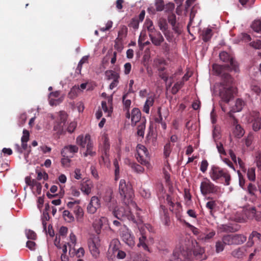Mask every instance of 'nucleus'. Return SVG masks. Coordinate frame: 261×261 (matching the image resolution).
Wrapping results in <instances>:
<instances>
[{
    "instance_id": "obj_56",
    "label": "nucleus",
    "mask_w": 261,
    "mask_h": 261,
    "mask_svg": "<svg viewBox=\"0 0 261 261\" xmlns=\"http://www.w3.org/2000/svg\"><path fill=\"white\" fill-rule=\"evenodd\" d=\"M27 237L28 239L36 240L37 238L36 233L32 230H27L25 231Z\"/></svg>"
},
{
    "instance_id": "obj_43",
    "label": "nucleus",
    "mask_w": 261,
    "mask_h": 261,
    "mask_svg": "<svg viewBox=\"0 0 261 261\" xmlns=\"http://www.w3.org/2000/svg\"><path fill=\"white\" fill-rule=\"evenodd\" d=\"M130 166L136 172L142 173L144 171V168L136 163H131Z\"/></svg>"
},
{
    "instance_id": "obj_26",
    "label": "nucleus",
    "mask_w": 261,
    "mask_h": 261,
    "mask_svg": "<svg viewBox=\"0 0 261 261\" xmlns=\"http://www.w3.org/2000/svg\"><path fill=\"white\" fill-rule=\"evenodd\" d=\"M213 36V32L211 29L206 28L202 30L201 36L204 42L208 41Z\"/></svg>"
},
{
    "instance_id": "obj_28",
    "label": "nucleus",
    "mask_w": 261,
    "mask_h": 261,
    "mask_svg": "<svg viewBox=\"0 0 261 261\" xmlns=\"http://www.w3.org/2000/svg\"><path fill=\"white\" fill-rule=\"evenodd\" d=\"M159 27L160 30L163 32L167 40H169V36L167 35L168 24L166 20L164 19H161L159 22Z\"/></svg>"
},
{
    "instance_id": "obj_22",
    "label": "nucleus",
    "mask_w": 261,
    "mask_h": 261,
    "mask_svg": "<svg viewBox=\"0 0 261 261\" xmlns=\"http://www.w3.org/2000/svg\"><path fill=\"white\" fill-rule=\"evenodd\" d=\"M76 143L83 148H85L86 144H88L89 142H91L90 136L89 134H86L85 137L83 136H79L77 137Z\"/></svg>"
},
{
    "instance_id": "obj_23",
    "label": "nucleus",
    "mask_w": 261,
    "mask_h": 261,
    "mask_svg": "<svg viewBox=\"0 0 261 261\" xmlns=\"http://www.w3.org/2000/svg\"><path fill=\"white\" fill-rule=\"evenodd\" d=\"M246 250L244 247H240L234 249L231 252L232 256L238 258H242L246 255Z\"/></svg>"
},
{
    "instance_id": "obj_11",
    "label": "nucleus",
    "mask_w": 261,
    "mask_h": 261,
    "mask_svg": "<svg viewBox=\"0 0 261 261\" xmlns=\"http://www.w3.org/2000/svg\"><path fill=\"white\" fill-rule=\"evenodd\" d=\"M137 154L136 159L138 162L142 165L147 166L149 165L148 150L147 148L142 145H138L137 147Z\"/></svg>"
},
{
    "instance_id": "obj_10",
    "label": "nucleus",
    "mask_w": 261,
    "mask_h": 261,
    "mask_svg": "<svg viewBox=\"0 0 261 261\" xmlns=\"http://www.w3.org/2000/svg\"><path fill=\"white\" fill-rule=\"evenodd\" d=\"M120 236L122 241L130 247H133L135 245V238L132 233L131 231L125 226L121 229Z\"/></svg>"
},
{
    "instance_id": "obj_24",
    "label": "nucleus",
    "mask_w": 261,
    "mask_h": 261,
    "mask_svg": "<svg viewBox=\"0 0 261 261\" xmlns=\"http://www.w3.org/2000/svg\"><path fill=\"white\" fill-rule=\"evenodd\" d=\"M141 113L140 110L138 108H134L132 111V123L136 124L141 119Z\"/></svg>"
},
{
    "instance_id": "obj_7",
    "label": "nucleus",
    "mask_w": 261,
    "mask_h": 261,
    "mask_svg": "<svg viewBox=\"0 0 261 261\" xmlns=\"http://www.w3.org/2000/svg\"><path fill=\"white\" fill-rule=\"evenodd\" d=\"M200 191L203 196L208 194H218L220 192V188L215 185L207 178L201 182Z\"/></svg>"
},
{
    "instance_id": "obj_15",
    "label": "nucleus",
    "mask_w": 261,
    "mask_h": 261,
    "mask_svg": "<svg viewBox=\"0 0 261 261\" xmlns=\"http://www.w3.org/2000/svg\"><path fill=\"white\" fill-rule=\"evenodd\" d=\"M219 57L221 61L229 63L231 68L234 71H237L238 69L237 63L225 51L220 53Z\"/></svg>"
},
{
    "instance_id": "obj_51",
    "label": "nucleus",
    "mask_w": 261,
    "mask_h": 261,
    "mask_svg": "<svg viewBox=\"0 0 261 261\" xmlns=\"http://www.w3.org/2000/svg\"><path fill=\"white\" fill-rule=\"evenodd\" d=\"M172 146L170 142L167 143L164 146V154L166 158H168L171 153Z\"/></svg>"
},
{
    "instance_id": "obj_12",
    "label": "nucleus",
    "mask_w": 261,
    "mask_h": 261,
    "mask_svg": "<svg viewBox=\"0 0 261 261\" xmlns=\"http://www.w3.org/2000/svg\"><path fill=\"white\" fill-rule=\"evenodd\" d=\"M249 121L252 123L254 131L258 132L261 129V115L258 112L253 111L250 112Z\"/></svg>"
},
{
    "instance_id": "obj_14",
    "label": "nucleus",
    "mask_w": 261,
    "mask_h": 261,
    "mask_svg": "<svg viewBox=\"0 0 261 261\" xmlns=\"http://www.w3.org/2000/svg\"><path fill=\"white\" fill-rule=\"evenodd\" d=\"M79 151V148L74 145H68L64 147L62 149L61 154L63 157L73 158L74 153Z\"/></svg>"
},
{
    "instance_id": "obj_49",
    "label": "nucleus",
    "mask_w": 261,
    "mask_h": 261,
    "mask_svg": "<svg viewBox=\"0 0 261 261\" xmlns=\"http://www.w3.org/2000/svg\"><path fill=\"white\" fill-rule=\"evenodd\" d=\"M101 107L105 113H108L107 116H110L111 113L112 112L113 109H110V108L107 105V102L105 101H102L101 102Z\"/></svg>"
},
{
    "instance_id": "obj_37",
    "label": "nucleus",
    "mask_w": 261,
    "mask_h": 261,
    "mask_svg": "<svg viewBox=\"0 0 261 261\" xmlns=\"http://www.w3.org/2000/svg\"><path fill=\"white\" fill-rule=\"evenodd\" d=\"M216 233L214 230H212L207 234H201L199 235V239L205 242H207L215 235Z\"/></svg>"
},
{
    "instance_id": "obj_58",
    "label": "nucleus",
    "mask_w": 261,
    "mask_h": 261,
    "mask_svg": "<svg viewBox=\"0 0 261 261\" xmlns=\"http://www.w3.org/2000/svg\"><path fill=\"white\" fill-rule=\"evenodd\" d=\"M115 167V180H117L119 178V167L117 161L114 162Z\"/></svg>"
},
{
    "instance_id": "obj_3",
    "label": "nucleus",
    "mask_w": 261,
    "mask_h": 261,
    "mask_svg": "<svg viewBox=\"0 0 261 261\" xmlns=\"http://www.w3.org/2000/svg\"><path fill=\"white\" fill-rule=\"evenodd\" d=\"M119 192L123 202L126 205L125 207H135L136 203L133 201L134 192L130 186L126 184L124 179H121L119 185Z\"/></svg>"
},
{
    "instance_id": "obj_29",
    "label": "nucleus",
    "mask_w": 261,
    "mask_h": 261,
    "mask_svg": "<svg viewBox=\"0 0 261 261\" xmlns=\"http://www.w3.org/2000/svg\"><path fill=\"white\" fill-rule=\"evenodd\" d=\"M245 105V102L240 98H238L236 101L235 107L233 108V112L241 111Z\"/></svg>"
},
{
    "instance_id": "obj_16",
    "label": "nucleus",
    "mask_w": 261,
    "mask_h": 261,
    "mask_svg": "<svg viewBox=\"0 0 261 261\" xmlns=\"http://www.w3.org/2000/svg\"><path fill=\"white\" fill-rule=\"evenodd\" d=\"M148 35L152 43L155 46H160L164 41V38L159 31H155L154 32L148 33Z\"/></svg>"
},
{
    "instance_id": "obj_21",
    "label": "nucleus",
    "mask_w": 261,
    "mask_h": 261,
    "mask_svg": "<svg viewBox=\"0 0 261 261\" xmlns=\"http://www.w3.org/2000/svg\"><path fill=\"white\" fill-rule=\"evenodd\" d=\"M193 254L195 258L199 260H202L206 258L204 249L198 246L194 249Z\"/></svg>"
},
{
    "instance_id": "obj_42",
    "label": "nucleus",
    "mask_w": 261,
    "mask_h": 261,
    "mask_svg": "<svg viewBox=\"0 0 261 261\" xmlns=\"http://www.w3.org/2000/svg\"><path fill=\"white\" fill-rule=\"evenodd\" d=\"M216 202L215 200H211L206 203V207L210 210V214L211 216L214 215L213 210L216 206Z\"/></svg>"
},
{
    "instance_id": "obj_53",
    "label": "nucleus",
    "mask_w": 261,
    "mask_h": 261,
    "mask_svg": "<svg viewBox=\"0 0 261 261\" xmlns=\"http://www.w3.org/2000/svg\"><path fill=\"white\" fill-rule=\"evenodd\" d=\"M64 123H62L57 121L54 126V129L55 131H57L58 133L61 134L64 130Z\"/></svg>"
},
{
    "instance_id": "obj_47",
    "label": "nucleus",
    "mask_w": 261,
    "mask_h": 261,
    "mask_svg": "<svg viewBox=\"0 0 261 261\" xmlns=\"http://www.w3.org/2000/svg\"><path fill=\"white\" fill-rule=\"evenodd\" d=\"M63 217L66 221H67L69 222H72L74 220L73 216L69 212V211H68L67 210H65L63 212Z\"/></svg>"
},
{
    "instance_id": "obj_2",
    "label": "nucleus",
    "mask_w": 261,
    "mask_h": 261,
    "mask_svg": "<svg viewBox=\"0 0 261 261\" xmlns=\"http://www.w3.org/2000/svg\"><path fill=\"white\" fill-rule=\"evenodd\" d=\"M222 81L219 87V96L221 101L227 103L234 96L235 88L231 85L233 79L231 75L227 73L222 74Z\"/></svg>"
},
{
    "instance_id": "obj_55",
    "label": "nucleus",
    "mask_w": 261,
    "mask_h": 261,
    "mask_svg": "<svg viewBox=\"0 0 261 261\" xmlns=\"http://www.w3.org/2000/svg\"><path fill=\"white\" fill-rule=\"evenodd\" d=\"M250 90L252 92L256 94L257 95H259L261 92V89L259 86L256 85L252 84L250 86Z\"/></svg>"
},
{
    "instance_id": "obj_13",
    "label": "nucleus",
    "mask_w": 261,
    "mask_h": 261,
    "mask_svg": "<svg viewBox=\"0 0 261 261\" xmlns=\"http://www.w3.org/2000/svg\"><path fill=\"white\" fill-rule=\"evenodd\" d=\"M100 206L101 203L99 199L95 196H92L87 205V211L89 214H94L100 208Z\"/></svg>"
},
{
    "instance_id": "obj_32",
    "label": "nucleus",
    "mask_w": 261,
    "mask_h": 261,
    "mask_svg": "<svg viewBox=\"0 0 261 261\" xmlns=\"http://www.w3.org/2000/svg\"><path fill=\"white\" fill-rule=\"evenodd\" d=\"M127 34V28L126 26L123 25L118 33V37L116 38L117 41L118 40H123V39L126 37Z\"/></svg>"
},
{
    "instance_id": "obj_1",
    "label": "nucleus",
    "mask_w": 261,
    "mask_h": 261,
    "mask_svg": "<svg viewBox=\"0 0 261 261\" xmlns=\"http://www.w3.org/2000/svg\"><path fill=\"white\" fill-rule=\"evenodd\" d=\"M103 199L107 203L110 211H112L113 215L118 219L122 221L127 219L129 221H133L137 224L141 222L140 219L138 220L135 219V216L132 214L128 207H120L116 210L117 202L113 196L112 190L108 189L105 192Z\"/></svg>"
},
{
    "instance_id": "obj_27",
    "label": "nucleus",
    "mask_w": 261,
    "mask_h": 261,
    "mask_svg": "<svg viewBox=\"0 0 261 261\" xmlns=\"http://www.w3.org/2000/svg\"><path fill=\"white\" fill-rule=\"evenodd\" d=\"M253 238H256L258 240L261 241V234L256 231H253L249 237V240L247 242V245L248 246L251 247L254 244L253 241Z\"/></svg>"
},
{
    "instance_id": "obj_31",
    "label": "nucleus",
    "mask_w": 261,
    "mask_h": 261,
    "mask_svg": "<svg viewBox=\"0 0 261 261\" xmlns=\"http://www.w3.org/2000/svg\"><path fill=\"white\" fill-rule=\"evenodd\" d=\"M106 76L108 80H114L119 79V75L118 73L115 71H114L112 70H108L105 72Z\"/></svg>"
},
{
    "instance_id": "obj_38",
    "label": "nucleus",
    "mask_w": 261,
    "mask_h": 261,
    "mask_svg": "<svg viewBox=\"0 0 261 261\" xmlns=\"http://www.w3.org/2000/svg\"><path fill=\"white\" fill-rule=\"evenodd\" d=\"M119 241L117 239L113 240L110 245V250L112 249L113 253L117 252L119 250Z\"/></svg>"
},
{
    "instance_id": "obj_18",
    "label": "nucleus",
    "mask_w": 261,
    "mask_h": 261,
    "mask_svg": "<svg viewBox=\"0 0 261 261\" xmlns=\"http://www.w3.org/2000/svg\"><path fill=\"white\" fill-rule=\"evenodd\" d=\"M246 216L249 219H254L257 221H261V211H257L255 207L249 208L246 211Z\"/></svg>"
},
{
    "instance_id": "obj_50",
    "label": "nucleus",
    "mask_w": 261,
    "mask_h": 261,
    "mask_svg": "<svg viewBox=\"0 0 261 261\" xmlns=\"http://www.w3.org/2000/svg\"><path fill=\"white\" fill-rule=\"evenodd\" d=\"M36 173L37 174V179L38 180L42 179L46 180L48 179V174L45 171L41 172L36 170Z\"/></svg>"
},
{
    "instance_id": "obj_57",
    "label": "nucleus",
    "mask_w": 261,
    "mask_h": 261,
    "mask_svg": "<svg viewBox=\"0 0 261 261\" xmlns=\"http://www.w3.org/2000/svg\"><path fill=\"white\" fill-rule=\"evenodd\" d=\"M81 190L86 195H89L91 191V187L88 184H83L81 186Z\"/></svg>"
},
{
    "instance_id": "obj_30",
    "label": "nucleus",
    "mask_w": 261,
    "mask_h": 261,
    "mask_svg": "<svg viewBox=\"0 0 261 261\" xmlns=\"http://www.w3.org/2000/svg\"><path fill=\"white\" fill-rule=\"evenodd\" d=\"M251 28L256 33H261V20L255 19L251 24Z\"/></svg>"
},
{
    "instance_id": "obj_34",
    "label": "nucleus",
    "mask_w": 261,
    "mask_h": 261,
    "mask_svg": "<svg viewBox=\"0 0 261 261\" xmlns=\"http://www.w3.org/2000/svg\"><path fill=\"white\" fill-rule=\"evenodd\" d=\"M247 176L250 181H254L256 179L255 168L254 167L248 168Z\"/></svg>"
},
{
    "instance_id": "obj_6",
    "label": "nucleus",
    "mask_w": 261,
    "mask_h": 261,
    "mask_svg": "<svg viewBox=\"0 0 261 261\" xmlns=\"http://www.w3.org/2000/svg\"><path fill=\"white\" fill-rule=\"evenodd\" d=\"M135 219L136 220L140 219L141 221V222L139 224H137V223H135L133 221H131L133 223L136 224L138 228V231H136V234L137 236L138 237L139 239V243L137 244V246L138 247H142L143 250L150 252L148 245V240L147 239L146 228L144 226H140L142 223V221L141 219L135 218Z\"/></svg>"
},
{
    "instance_id": "obj_25",
    "label": "nucleus",
    "mask_w": 261,
    "mask_h": 261,
    "mask_svg": "<svg viewBox=\"0 0 261 261\" xmlns=\"http://www.w3.org/2000/svg\"><path fill=\"white\" fill-rule=\"evenodd\" d=\"M154 102V99L153 97H152V96L148 97L147 98V99L145 102V104H144V107L143 109V112H144L145 113H146L147 114H149L150 107L153 106Z\"/></svg>"
},
{
    "instance_id": "obj_5",
    "label": "nucleus",
    "mask_w": 261,
    "mask_h": 261,
    "mask_svg": "<svg viewBox=\"0 0 261 261\" xmlns=\"http://www.w3.org/2000/svg\"><path fill=\"white\" fill-rule=\"evenodd\" d=\"M191 249L182 245L176 247L170 258L171 261H190Z\"/></svg>"
},
{
    "instance_id": "obj_8",
    "label": "nucleus",
    "mask_w": 261,
    "mask_h": 261,
    "mask_svg": "<svg viewBox=\"0 0 261 261\" xmlns=\"http://www.w3.org/2000/svg\"><path fill=\"white\" fill-rule=\"evenodd\" d=\"M247 237L243 234H230L222 237V241L225 245H239L246 241Z\"/></svg>"
},
{
    "instance_id": "obj_48",
    "label": "nucleus",
    "mask_w": 261,
    "mask_h": 261,
    "mask_svg": "<svg viewBox=\"0 0 261 261\" xmlns=\"http://www.w3.org/2000/svg\"><path fill=\"white\" fill-rule=\"evenodd\" d=\"M155 9L157 11H162L164 10L165 4L163 0H155Z\"/></svg>"
},
{
    "instance_id": "obj_52",
    "label": "nucleus",
    "mask_w": 261,
    "mask_h": 261,
    "mask_svg": "<svg viewBox=\"0 0 261 261\" xmlns=\"http://www.w3.org/2000/svg\"><path fill=\"white\" fill-rule=\"evenodd\" d=\"M139 25V21L137 18H133L131 19L128 26L130 28H133L134 30L138 28Z\"/></svg>"
},
{
    "instance_id": "obj_44",
    "label": "nucleus",
    "mask_w": 261,
    "mask_h": 261,
    "mask_svg": "<svg viewBox=\"0 0 261 261\" xmlns=\"http://www.w3.org/2000/svg\"><path fill=\"white\" fill-rule=\"evenodd\" d=\"M234 132L235 135L238 138H239L242 137L244 134V130L243 128L239 124L236 125L235 130H234Z\"/></svg>"
},
{
    "instance_id": "obj_63",
    "label": "nucleus",
    "mask_w": 261,
    "mask_h": 261,
    "mask_svg": "<svg viewBox=\"0 0 261 261\" xmlns=\"http://www.w3.org/2000/svg\"><path fill=\"white\" fill-rule=\"evenodd\" d=\"M70 158H71V157H63L62 158L61 163L63 167H67L69 166L71 162Z\"/></svg>"
},
{
    "instance_id": "obj_60",
    "label": "nucleus",
    "mask_w": 261,
    "mask_h": 261,
    "mask_svg": "<svg viewBox=\"0 0 261 261\" xmlns=\"http://www.w3.org/2000/svg\"><path fill=\"white\" fill-rule=\"evenodd\" d=\"M110 149V144L109 139L107 137H105L103 141L102 152H109Z\"/></svg>"
},
{
    "instance_id": "obj_39",
    "label": "nucleus",
    "mask_w": 261,
    "mask_h": 261,
    "mask_svg": "<svg viewBox=\"0 0 261 261\" xmlns=\"http://www.w3.org/2000/svg\"><path fill=\"white\" fill-rule=\"evenodd\" d=\"M257 190V187L252 183H249L247 186V192L251 196H255V193Z\"/></svg>"
},
{
    "instance_id": "obj_17",
    "label": "nucleus",
    "mask_w": 261,
    "mask_h": 261,
    "mask_svg": "<svg viewBox=\"0 0 261 261\" xmlns=\"http://www.w3.org/2000/svg\"><path fill=\"white\" fill-rule=\"evenodd\" d=\"M168 22L171 25L172 30L176 33L179 34L181 32L180 25L176 21V16L174 13H170L168 16Z\"/></svg>"
},
{
    "instance_id": "obj_40",
    "label": "nucleus",
    "mask_w": 261,
    "mask_h": 261,
    "mask_svg": "<svg viewBox=\"0 0 261 261\" xmlns=\"http://www.w3.org/2000/svg\"><path fill=\"white\" fill-rule=\"evenodd\" d=\"M88 59H89V56H84L81 59V60L80 61V62H79V63L78 64V65H77V66L76 67V72H77V73H81L83 64L85 63H88Z\"/></svg>"
},
{
    "instance_id": "obj_35",
    "label": "nucleus",
    "mask_w": 261,
    "mask_h": 261,
    "mask_svg": "<svg viewBox=\"0 0 261 261\" xmlns=\"http://www.w3.org/2000/svg\"><path fill=\"white\" fill-rule=\"evenodd\" d=\"M93 143L92 141L91 142H89L86 146V151L84 153V156H87L88 155L91 156H94L95 155L96 152L93 151Z\"/></svg>"
},
{
    "instance_id": "obj_59",
    "label": "nucleus",
    "mask_w": 261,
    "mask_h": 261,
    "mask_svg": "<svg viewBox=\"0 0 261 261\" xmlns=\"http://www.w3.org/2000/svg\"><path fill=\"white\" fill-rule=\"evenodd\" d=\"M70 242L67 243L68 246L70 248L71 245L74 246L76 243V237L73 232H71L69 236Z\"/></svg>"
},
{
    "instance_id": "obj_33",
    "label": "nucleus",
    "mask_w": 261,
    "mask_h": 261,
    "mask_svg": "<svg viewBox=\"0 0 261 261\" xmlns=\"http://www.w3.org/2000/svg\"><path fill=\"white\" fill-rule=\"evenodd\" d=\"M133 261H149L148 256L144 254L136 253L132 257Z\"/></svg>"
},
{
    "instance_id": "obj_41",
    "label": "nucleus",
    "mask_w": 261,
    "mask_h": 261,
    "mask_svg": "<svg viewBox=\"0 0 261 261\" xmlns=\"http://www.w3.org/2000/svg\"><path fill=\"white\" fill-rule=\"evenodd\" d=\"M184 83L183 81L176 82L171 89V92L173 94H175L182 88Z\"/></svg>"
},
{
    "instance_id": "obj_46",
    "label": "nucleus",
    "mask_w": 261,
    "mask_h": 261,
    "mask_svg": "<svg viewBox=\"0 0 261 261\" xmlns=\"http://www.w3.org/2000/svg\"><path fill=\"white\" fill-rule=\"evenodd\" d=\"M145 129V121H142L141 124L138 126L137 135L140 137H143L144 135V130Z\"/></svg>"
},
{
    "instance_id": "obj_62",
    "label": "nucleus",
    "mask_w": 261,
    "mask_h": 261,
    "mask_svg": "<svg viewBox=\"0 0 261 261\" xmlns=\"http://www.w3.org/2000/svg\"><path fill=\"white\" fill-rule=\"evenodd\" d=\"M254 137L252 133H250L245 139V144L247 147L250 146L253 140Z\"/></svg>"
},
{
    "instance_id": "obj_4",
    "label": "nucleus",
    "mask_w": 261,
    "mask_h": 261,
    "mask_svg": "<svg viewBox=\"0 0 261 261\" xmlns=\"http://www.w3.org/2000/svg\"><path fill=\"white\" fill-rule=\"evenodd\" d=\"M210 175L212 179L215 182H218L219 180L223 178L225 179V185L228 186L230 184L231 176L226 169L213 166L211 168Z\"/></svg>"
},
{
    "instance_id": "obj_45",
    "label": "nucleus",
    "mask_w": 261,
    "mask_h": 261,
    "mask_svg": "<svg viewBox=\"0 0 261 261\" xmlns=\"http://www.w3.org/2000/svg\"><path fill=\"white\" fill-rule=\"evenodd\" d=\"M145 25L149 33H153L156 31L154 29L152 21L150 19L146 20Z\"/></svg>"
},
{
    "instance_id": "obj_64",
    "label": "nucleus",
    "mask_w": 261,
    "mask_h": 261,
    "mask_svg": "<svg viewBox=\"0 0 261 261\" xmlns=\"http://www.w3.org/2000/svg\"><path fill=\"white\" fill-rule=\"evenodd\" d=\"M250 46L255 48L260 49L261 48V40L257 39L256 41H252L249 43Z\"/></svg>"
},
{
    "instance_id": "obj_61",
    "label": "nucleus",
    "mask_w": 261,
    "mask_h": 261,
    "mask_svg": "<svg viewBox=\"0 0 261 261\" xmlns=\"http://www.w3.org/2000/svg\"><path fill=\"white\" fill-rule=\"evenodd\" d=\"M122 42L123 40H118L117 41V39H116L115 40L114 47L118 51H121L123 48Z\"/></svg>"
},
{
    "instance_id": "obj_19",
    "label": "nucleus",
    "mask_w": 261,
    "mask_h": 261,
    "mask_svg": "<svg viewBox=\"0 0 261 261\" xmlns=\"http://www.w3.org/2000/svg\"><path fill=\"white\" fill-rule=\"evenodd\" d=\"M161 218L163 221V223L166 226H168L170 224V218L169 216L167 209L165 206L161 205L160 210Z\"/></svg>"
},
{
    "instance_id": "obj_54",
    "label": "nucleus",
    "mask_w": 261,
    "mask_h": 261,
    "mask_svg": "<svg viewBox=\"0 0 261 261\" xmlns=\"http://www.w3.org/2000/svg\"><path fill=\"white\" fill-rule=\"evenodd\" d=\"M224 245H225V244L222 240V241H217L216 244V252L219 253L222 251L224 250Z\"/></svg>"
},
{
    "instance_id": "obj_9",
    "label": "nucleus",
    "mask_w": 261,
    "mask_h": 261,
    "mask_svg": "<svg viewBox=\"0 0 261 261\" xmlns=\"http://www.w3.org/2000/svg\"><path fill=\"white\" fill-rule=\"evenodd\" d=\"M88 245L92 256L95 258H97L100 254V240L99 237L97 235L90 237L88 240Z\"/></svg>"
},
{
    "instance_id": "obj_36",
    "label": "nucleus",
    "mask_w": 261,
    "mask_h": 261,
    "mask_svg": "<svg viewBox=\"0 0 261 261\" xmlns=\"http://www.w3.org/2000/svg\"><path fill=\"white\" fill-rule=\"evenodd\" d=\"M74 213L75 215L76 218L78 220H81L84 216V211L83 208L79 206V205H77L75 206V209L74 210Z\"/></svg>"
},
{
    "instance_id": "obj_20",
    "label": "nucleus",
    "mask_w": 261,
    "mask_h": 261,
    "mask_svg": "<svg viewBox=\"0 0 261 261\" xmlns=\"http://www.w3.org/2000/svg\"><path fill=\"white\" fill-rule=\"evenodd\" d=\"M106 219L105 217H97L94 220L92 225L97 234L100 233L103 223L106 221Z\"/></svg>"
}]
</instances>
